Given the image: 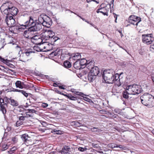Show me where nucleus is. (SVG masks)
I'll use <instances>...</instances> for the list:
<instances>
[{
  "label": "nucleus",
  "instance_id": "680f3d73",
  "mask_svg": "<svg viewBox=\"0 0 154 154\" xmlns=\"http://www.w3.org/2000/svg\"><path fill=\"white\" fill-rule=\"evenodd\" d=\"M42 107L45 108L48 106V104L47 103H44L42 104Z\"/></svg>",
  "mask_w": 154,
  "mask_h": 154
},
{
  "label": "nucleus",
  "instance_id": "393cba45",
  "mask_svg": "<svg viewBox=\"0 0 154 154\" xmlns=\"http://www.w3.org/2000/svg\"><path fill=\"white\" fill-rule=\"evenodd\" d=\"M96 77V76L90 74V73H88V75H87V78L90 82H93L95 79Z\"/></svg>",
  "mask_w": 154,
  "mask_h": 154
},
{
  "label": "nucleus",
  "instance_id": "0e129e2a",
  "mask_svg": "<svg viewBox=\"0 0 154 154\" xmlns=\"http://www.w3.org/2000/svg\"><path fill=\"white\" fill-rule=\"evenodd\" d=\"M32 87L34 88V89L36 92H38L39 91V90L38 89L36 88L35 87H34V85H32Z\"/></svg>",
  "mask_w": 154,
  "mask_h": 154
},
{
  "label": "nucleus",
  "instance_id": "aec40b11",
  "mask_svg": "<svg viewBox=\"0 0 154 154\" xmlns=\"http://www.w3.org/2000/svg\"><path fill=\"white\" fill-rule=\"evenodd\" d=\"M50 45L49 43H44L42 44L41 46V47L42 48L41 50H44L43 51H50L51 49L50 48H46L47 47H49ZM40 50H41L40 49H39Z\"/></svg>",
  "mask_w": 154,
  "mask_h": 154
},
{
  "label": "nucleus",
  "instance_id": "72a5a7b5",
  "mask_svg": "<svg viewBox=\"0 0 154 154\" xmlns=\"http://www.w3.org/2000/svg\"><path fill=\"white\" fill-rule=\"evenodd\" d=\"M45 15L42 14L40 15V16L38 18V21L39 23L41 24V25H42V23L44 21V19Z\"/></svg>",
  "mask_w": 154,
  "mask_h": 154
},
{
  "label": "nucleus",
  "instance_id": "423d86ee",
  "mask_svg": "<svg viewBox=\"0 0 154 154\" xmlns=\"http://www.w3.org/2000/svg\"><path fill=\"white\" fill-rule=\"evenodd\" d=\"M32 133V132H29L28 134H24L21 135V138L26 144L31 145L32 144L33 138V136L31 134Z\"/></svg>",
  "mask_w": 154,
  "mask_h": 154
},
{
  "label": "nucleus",
  "instance_id": "a19ab883",
  "mask_svg": "<svg viewBox=\"0 0 154 154\" xmlns=\"http://www.w3.org/2000/svg\"><path fill=\"white\" fill-rule=\"evenodd\" d=\"M110 147L112 148H113L116 147L119 148L120 149L123 148L122 146L120 145H117L114 144H112L110 145Z\"/></svg>",
  "mask_w": 154,
  "mask_h": 154
},
{
  "label": "nucleus",
  "instance_id": "c756f323",
  "mask_svg": "<svg viewBox=\"0 0 154 154\" xmlns=\"http://www.w3.org/2000/svg\"><path fill=\"white\" fill-rule=\"evenodd\" d=\"M10 100L11 102V104L14 106H18V103L17 102L13 99L10 98Z\"/></svg>",
  "mask_w": 154,
  "mask_h": 154
},
{
  "label": "nucleus",
  "instance_id": "5701e85b",
  "mask_svg": "<svg viewBox=\"0 0 154 154\" xmlns=\"http://www.w3.org/2000/svg\"><path fill=\"white\" fill-rule=\"evenodd\" d=\"M31 39L36 40L38 42L37 44H40L42 42V38H41L40 36L38 35H35L33 36L32 35Z\"/></svg>",
  "mask_w": 154,
  "mask_h": 154
},
{
  "label": "nucleus",
  "instance_id": "ddd939ff",
  "mask_svg": "<svg viewBox=\"0 0 154 154\" xmlns=\"http://www.w3.org/2000/svg\"><path fill=\"white\" fill-rule=\"evenodd\" d=\"M32 32H33V31L31 30V28L29 27L28 30L24 31L23 35L26 38L31 39L32 36L33 35Z\"/></svg>",
  "mask_w": 154,
  "mask_h": 154
},
{
  "label": "nucleus",
  "instance_id": "9b49d317",
  "mask_svg": "<svg viewBox=\"0 0 154 154\" xmlns=\"http://www.w3.org/2000/svg\"><path fill=\"white\" fill-rule=\"evenodd\" d=\"M54 33L51 30H46L42 33V36L46 40L54 36Z\"/></svg>",
  "mask_w": 154,
  "mask_h": 154
},
{
  "label": "nucleus",
  "instance_id": "20e7f679",
  "mask_svg": "<svg viewBox=\"0 0 154 154\" xmlns=\"http://www.w3.org/2000/svg\"><path fill=\"white\" fill-rule=\"evenodd\" d=\"M126 89V90H128V92L130 94H138L142 91L141 86L135 84L127 86Z\"/></svg>",
  "mask_w": 154,
  "mask_h": 154
},
{
  "label": "nucleus",
  "instance_id": "f3484780",
  "mask_svg": "<svg viewBox=\"0 0 154 154\" xmlns=\"http://www.w3.org/2000/svg\"><path fill=\"white\" fill-rule=\"evenodd\" d=\"M99 72V69L96 66L94 67L91 70H90V73L93 75L97 76L98 75Z\"/></svg>",
  "mask_w": 154,
  "mask_h": 154
},
{
  "label": "nucleus",
  "instance_id": "de8ad7c7",
  "mask_svg": "<svg viewBox=\"0 0 154 154\" xmlns=\"http://www.w3.org/2000/svg\"><path fill=\"white\" fill-rule=\"evenodd\" d=\"M11 127H10V126H8L6 128V129H5V132L4 133V136L6 134V135H7V132H6V131L8 132V131H11Z\"/></svg>",
  "mask_w": 154,
  "mask_h": 154
},
{
  "label": "nucleus",
  "instance_id": "58836bf2",
  "mask_svg": "<svg viewBox=\"0 0 154 154\" xmlns=\"http://www.w3.org/2000/svg\"><path fill=\"white\" fill-rule=\"evenodd\" d=\"M51 38V43L50 44L52 45H55L56 44L55 42L58 40V37L55 36L54 37H53Z\"/></svg>",
  "mask_w": 154,
  "mask_h": 154
},
{
  "label": "nucleus",
  "instance_id": "4d7b16f0",
  "mask_svg": "<svg viewBox=\"0 0 154 154\" xmlns=\"http://www.w3.org/2000/svg\"><path fill=\"white\" fill-rule=\"evenodd\" d=\"M21 93L22 94L26 97H27L28 96V94L27 93H26L25 91L23 90L21 91Z\"/></svg>",
  "mask_w": 154,
  "mask_h": 154
},
{
  "label": "nucleus",
  "instance_id": "603ef678",
  "mask_svg": "<svg viewBox=\"0 0 154 154\" xmlns=\"http://www.w3.org/2000/svg\"><path fill=\"white\" fill-rule=\"evenodd\" d=\"M87 149V148H86L85 147L82 148V147H79L78 148V150L79 151H80L81 152H82L86 150Z\"/></svg>",
  "mask_w": 154,
  "mask_h": 154
},
{
  "label": "nucleus",
  "instance_id": "49530a36",
  "mask_svg": "<svg viewBox=\"0 0 154 154\" xmlns=\"http://www.w3.org/2000/svg\"><path fill=\"white\" fill-rule=\"evenodd\" d=\"M24 111H28V112H30V113H36V112H37V111H35V110L34 109H25L24 110Z\"/></svg>",
  "mask_w": 154,
  "mask_h": 154
},
{
  "label": "nucleus",
  "instance_id": "c9c22d12",
  "mask_svg": "<svg viewBox=\"0 0 154 154\" xmlns=\"http://www.w3.org/2000/svg\"><path fill=\"white\" fill-rule=\"evenodd\" d=\"M67 55H69V56H70V54L69 53H67V54H64V53H62L61 55L60 58L62 60H65V58L67 57Z\"/></svg>",
  "mask_w": 154,
  "mask_h": 154
},
{
  "label": "nucleus",
  "instance_id": "a878e982",
  "mask_svg": "<svg viewBox=\"0 0 154 154\" xmlns=\"http://www.w3.org/2000/svg\"><path fill=\"white\" fill-rule=\"evenodd\" d=\"M15 85L17 87L22 89L23 88L24 83L20 81H17L16 82Z\"/></svg>",
  "mask_w": 154,
  "mask_h": 154
},
{
  "label": "nucleus",
  "instance_id": "c85d7f7f",
  "mask_svg": "<svg viewBox=\"0 0 154 154\" xmlns=\"http://www.w3.org/2000/svg\"><path fill=\"white\" fill-rule=\"evenodd\" d=\"M114 0H111L110 2V3L109 5H108L107 6L110 8V12L112 13L113 11V2Z\"/></svg>",
  "mask_w": 154,
  "mask_h": 154
},
{
  "label": "nucleus",
  "instance_id": "f03ea898",
  "mask_svg": "<svg viewBox=\"0 0 154 154\" xmlns=\"http://www.w3.org/2000/svg\"><path fill=\"white\" fill-rule=\"evenodd\" d=\"M3 13L11 16L16 15L18 12V9L14 7H10L8 4L4 3L1 7Z\"/></svg>",
  "mask_w": 154,
  "mask_h": 154
},
{
  "label": "nucleus",
  "instance_id": "2eb2a0df",
  "mask_svg": "<svg viewBox=\"0 0 154 154\" xmlns=\"http://www.w3.org/2000/svg\"><path fill=\"white\" fill-rule=\"evenodd\" d=\"M36 21V20H34L32 17L30 16L29 17V20L26 21L25 24H26L28 27H32Z\"/></svg>",
  "mask_w": 154,
  "mask_h": 154
},
{
  "label": "nucleus",
  "instance_id": "69168bd1",
  "mask_svg": "<svg viewBox=\"0 0 154 154\" xmlns=\"http://www.w3.org/2000/svg\"><path fill=\"white\" fill-rule=\"evenodd\" d=\"M64 132L63 131L58 130V134H61Z\"/></svg>",
  "mask_w": 154,
  "mask_h": 154
},
{
  "label": "nucleus",
  "instance_id": "a211bd4d",
  "mask_svg": "<svg viewBox=\"0 0 154 154\" xmlns=\"http://www.w3.org/2000/svg\"><path fill=\"white\" fill-rule=\"evenodd\" d=\"M70 148L69 146H65L62 148V149L59 152L61 154H68L69 152Z\"/></svg>",
  "mask_w": 154,
  "mask_h": 154
},
{
  "label": "nucleus",
  "instance_id": "4c0bfd02",
  "mask_svg": "<svg viewBox=\"0 0 154 154\" xmlns=\"http://www.w3.org/2000/svg\"><path fill=\"white\" fill-rule=\"evenodd\" d=\"M106 6L105 4L102 3L99 7L98 9L96 11L97 12V13H99V11L102 10V9L105 8Z\"/></svg>",
  "mask_w": 154,
  "mask_h": 154
},
{
  "label": "nucleus",
  "instance_id": "39448f33",
  "mask_svg": "<svg viewBox=\"0 0 154 154\" xmlns=\"http://www.w3.org/2000/svg\"><path fill=\"white\" fill-rule=\"evenodd\" d=\"M0 97V110L5 114L6 112V108L8 106L9 100H10V99L6 97L2 98L1 97V96Z\"/></svg>",
  "mask_w": 154,
  "mask_h": 154
},
{
  "label": "nucleus",
  "instance_id": "3c124183",
  "mask_svg": "<svg viewBox=\"0 0 154 154\" xmlns=\"http://www.w3.org/2000/svg\"><path fill=\"white\" fill-rule=\"evenodd\" d=\"M23 124V122L19 121H17L16 124V126L17 127H18L22 125Z\"/></svg>",
  "mask_w": 154,
  "mask_h": 154
},
{
  "label": "nucleus",
  "instance_id": "5fc2aeb1",
  "mask_svg": "<svg viewBox=\"0 0 154 154\" xmlns=\"http://www.w3.org/2000/svg\"><path fill=\"white\" fill-rule=\"evenodd\" d=\"M75 94H76L78 96H82V95H83V94L81 92H79L78 91H77L75 92Z\"/></svg>",
  "mask_w": 154,
  "mask_h": 154
},
{
  "label": "nucleus",
  "instance_id": "b1692460",
  "mask_svg": "<svg viewBox=\"0 0 154 154\" xmlns=\"http://www.w3.org/2000/svg\"><path fill=\"white\" fill-rule=\"evenodd\" d=\"M109 11V8L107 5L104 8L102 9L100 11H99V12L102 13L104 15H108V12Z\"/></svg>",
  "mask_w": 154,
  "mask_h": 154
},
{
  "label": "nucleus",
  "instance_id": "13d9d810",
  "mask_svg": "<svg viewBox=\"0 0 154 154\" xmlns=\"http://www.w3.org/2000/svg\"><path fill=\"white\" fill-rule=\"evenodd\" d=\"M66 87V86L65 85H58V87L60 89H66V88H65V87Z\"/></svg>",
  "mask_w": 154,
  "mask_h": 154
},
{
  "label": "nucleus",
  "instance_id": "f8f14e48",
  "mask_svg": "<svg viewBox=\"0 0 154 154\" xmlns=\"http://www.w3.org/2000/svg\"><path fill=\"white\" fill-rule=\"evenodd\" d=\"M33 32H37L39 31L42 29V26L41 24L37 22V21L35 23L32 27H30Z\"/></svg>",
  "mask_w": 154,
  "mask_h": 154
},
{
  "label": "nucleus",
  "instance_id": "bf43d9fd",
  "mask_svg": "<svg viewBox=\"0 0 154 154\" xmlns=\"http://www.w3.org/2000/svg\"><path fill=\"white\" fill-rule=\"evenodd\" d=\"M16 149V147H14L12 148L10 150V151L12 152L11 153L14 152Z\"/></svg>",
  "mask_w": 154,
  "mask_h": 154
},
{
  "label": "nucleus",
  "instance_id": "4468645a",
  "mask_svg": "<svg viewBox=\"0 0 154 154\" xmlns=\"http://www.w3.org/2000/svg\"><path fill=\"white\" fill-rule=\"evenodd\" d=\"M62 94L70 100L74 101L77 100L78 103H80L79 102H78V99H79V96H76L75 95L73 96L71 94Z\"/></svg>",
  "mask_w": 154,
  "mask_h": 154
},
{
  "label": "nucleus",
  "instance_id": "f257e3e1",
  "mask_svg": "<svg viewBox=\"0 0 154 154\" xmlns=\"http://www.w3.org/2000/svg\"><path fill=\"white\" fill-rule=\"evenodd\" d=\"M141 101L143 105L149 108L154 106V97L149 94H144L140 97Z\"/></svg>",
  "mask_w": 154,
  "mask_h": 154
},
{
  "label": "nucleus",
  "instance_id": "cd10ccee",
  "mask_svg": "<svg viewBox=\"0 0 154 154\" xmlns=\"http://www.w3.org/2000/svg\"><path fill=\"white\" fill-rule=\"evenodd\" d=\"M74 67L77 69H79L81 68V65L79 61L77 60L74 63L73 65Z\"/></svg>",
  "mask_w": 154,
  "mask_h": 154
},
{
  "label": "nucleus",
  "instance_id": "ea45409f",
  "mask_svg": "<svg viewBox=\"0 0 154 154\" xmlns=\"http://www.w3.org/2000/svg\"><path fill=\"white\" fill-rule=\"evenodd\" d=\"M90 129L91 131L96 132H100L102 131L100 129L95 127L91 128Z\"/></svg>",
  "mask_w": 154,
  "mask_h": 154
},
{
  "label": "nucleus",
  "instance_id": "dca6fc26",
  "mask_svg": "<svg viewBox=\"0 0 154 154\" xmlns=\"http://www.w3.org/2000/svg\"><path fill=\"white\" fill-rule=\"evenodd\" d=\"M32 53V51H31L30 50H28L26 51L25 52H24L22 54V55H21L20 57V59L21 60H20L22 62H25L26 60V59H24L23 58V57H28L29 56V54Z\"/></svg>",
  "mask_w": 154,
  "mask_h": 154
},
{
  "label": "nucleus",
  "instance_id": "864d4df0",
  "mask_svg": "<svg viewBox=\"0 0 154 154\" xmlns=\"http://www.w3.org/2000/svg\"><path fill=\"white\" fill-rule=\"evenodd\" d=\"M79 99H83L85 100L88 102H89L90 100L89 99L85 97H84L83 96H82V97L81 98L79 97Z\"/></svg>",
  "mask_w": 154,
  "mask_h": 154
},
{
  "label": "nucleus",
  "instance_id": "bb28decb",
  "mask_svg": "<svg viewBox=\"0 0 154 154\" xmlns=\"http://www.w3.org/2000/svg\"><path fill=\"white\" fill-rule=\"evenodd\" d=\"M88 62L89 61H87L84 58L81 59V60L79 61L81 66H83L85 65H86Z\"/></svg>",
  "mask_w": 154,
  "mask_h": 154
},
{
  "label": "nucleus",
  "instance_id": "09e8293b",
  "mask_svg": "<svg viewBox=\"0 0 154 154\" xmlns=\"http://www.w3.org/2000/svg\"><path fill=\"white\" fill-rule=\"evenodd\" d=\"M25 116L24 115H23L22 116H19V120L23 122V121L25 120Z\"/></svg>",
  "mask_w": 154,
  "mask_h": 154
},
{
  "label": "nucleus",
  "instance_id": "a18cd8bd",
  "mask_svg": "<svg viewBox=\"0 0 154 154\" xmlns=\"http://www.w3.org/2000/svg\"><path fill=\"white\" fill-rule=\"evenodd\" d=\"M0 61L6 64H7L9 62L8 60H5L4 58H2L1 56H0Z\"/></svg>",
  "mask_w": 154,
  "mask_h": 154
},
{
  "label": "nucleus",
  "instance_id": "e433bc0d",
  "mask_svg": "<svg viewBox=\"0 0 154 154\" xmlns=\"http://www.w3.org/2000/svg\"><path fill=\"white\" fill-rule=\"evenodd\" d=\"M122 94L123 97L126 99L128 98V94H130L128 92V90H126H126L123 92Z\"/></svg>",
  "mask_w": 154,
  "mask_h": 154
},
{
  "label": "nucleus",
  "instance_id": "1a4fd4ad",
  "mask_svg": "<svg viewBox=\"0 0 154 154\" xmlns=\"http://www.w3.org/2000/svg\"><path fill=\"white\" fill-rule=\"evenodd\" d=\"M143 41L147 44H150L154 40L151 34L143 35H142Z\"/></svg>",
  "mask_w": 154,
  "mask_h": 154
},
{
  "label": "nucleus",
  "instance_id": "6e6d98bb",
  "mask_svg": "<svg viewBox=\"0 0 154 154\" xmlns=\"http://www.w3.org/2000/svg\"><path fill=\"white\" fill-rule=\"evenodd\" d=\"M51 132L54 134H58V130L56 129H52L51 131Z\"/></svg>",
  "mask_w": 154,
  "mask_h": 154
},
{
  "label": "nucleus",
  "instance_id": "6e6552de",
  "mask_svg": "<svg viewBox=\"0 0 154 154\" xmlns=\"http://www.w3.org/2000/svg\"><path fill=\"white\" fill-rule=\"evenodd\" d=\"M5 21L9 27H14L16 25L15 21L13 18V16L10 15H6Z\"/></svg>",
  "mask_w": 154,
  "mask_h": 154
},
{
  "label": "nucleus",
  "instance_id": "7c9ffc66",
  "mask_svg": "<svg viewBox=\"0 0 154 154\" xmlns=\"http://www.w3.org/2000/svg\"><path fill=\"white\" fill-rule=\"evenodd\" d=\"M63 66L66 68H69L71 67V64L69 61L66 60L63 63Z\"/></svg>",
  "mask_w": 154,
  "mask_h": 154
},
{
  "label": "nucleus",
  "instance_id": "412c9836",
  "mask_svg": "<svg viewBox=\"0 0 154 154\" xmlns=\"http://www.w3.org/2000/svg\"><path fill=\"white\" fill-rule=\"evenodd\" d=\"M57 55L58 51H57L52 52L50 54L51 56L53 58L52 59L57 63H58V60L57 59L58 57Z\"/></svg>",
  "mask_w": 154,
  "mask_h": 154
},
{
  "label": "nucleus",
  "instance_id": "79ce46f5",
  "mask_svg": "<svg viewBox=\"0 0 154 154\" xmlns=\"http://www.w3.org/2000/svg\"><path fill=\"white\" fill-rule=\"evenodd\" d=\"M28 27L26 24L24 25H21L20 26H19L18 28V30L20 31L22 29H26V27Z\"/></svg>",
  "mask_w": 154,
  "mask_h": 154
},
{
  "label": "nucleus",
  "instance_id": "774afa93",
  "mask_svg": "<svg viewBox=\"0 0 154 154\" xmlns=\"http://www.w3.org/2000/svg\"><path fill=\"white\" fill-rule=\"evenodd\" d=\"M150 49L151 50H152V49H154V45H152L150 46Z\"/></svg>",
  "mask_w": 154,
  "mask_h": 154
},
{
  "label": "nucleus",
  "instance_id": "9d476101",
  "mask_svg": "<svg viewBox=\"0 0 154 154\" xmlns=\"http://www.w3.org/2000/svg\"><path fill=\"white\" fill-rule=\"evenodd\" d=\"M44 19L42 23V25L47 28H49L52 24L51 19L46 15H45Z\"/></svg>",
  "mask_w": 154,
  "mask_h": 154
},
{
  "label": "nucleus",
  "instance_id": "c03bdc74",
  "mask_svg": "<svg viewBox=\"0 0 154 154\" xmlns=\"http://www.w3.org/2000/svg\"><path fill=\"white\" fill-rule=\"evenodd\" d=\"M114 111L116 113L122 115L123 113L121 112V110L120 109L116 108L115 109Z\"/></svg>",
  "mask_w": 154,
  "mask_h": 154
},
{
  "label": "nucleus",
  "instance_id": "473e14b6",
  "mask_svg": "<svg viewBox=\"0 0 154 154\" xmlns=\"http://www.w3.org/2000/svg\"><path fill=\"white\" fill-rule=\"evenodd\" d=\"M106 36L108 38L109 40V46L110 47H112V46L115 45H116V44L115 42L112 40L111 39V38H110L109 37H108L107 35H106Z\"/></svg>",
  "mask_w": 154,
  "mask_h": 154
},
{
  "label": "nucleus",
  "instance_id": "7ed1b4c3",
  "mask_svg": "<svg viewBox=\"0 0 154 154\" xmlns=\"http://www.w3.org/2000/svg\"><path fill=\"white\" fill-rule=\"evenodd\" d=\"M115 72L112 69L104 70L103 73V77L105 82L108 83H113L115 82Z\"/></svg>",
  "mask_w": 154,
  "mask_h": 154
},
{
  "label": "nucleus",
  "instance_id": "4be33fe9",
  "mask_svg": "<svg viewBox=\"0 0 154 154\" xmlns=\"http://www.w3.org/2000/svg\"><path fill=\"white\" fill-rule=\"evenodd\" d=\"M86 66V68L87 69H88L89 71H90V70H91L94 67L93 62L91 61H89V62H88V63L87 64Z\"/></svg>",
  "mask_w": 154,
  "mask_h": 154
},
{
  "label": "nucleus",
  "instance_id": "6ab92c4d",
  "mask_svg": "<svg viewBox=\"0 0 154 154\" xmlns=\"http://www.w3.org/2000/svg\"><path fill=\"white\" fill-rule=\"evenodd\" d=\"M71 58L75 60H79L81 58V55L79 53L72 54L70 55Z\"/></svg>",
  "mask_w": 154,
  "mask_h": 154
},
{
  "label": "nucleus",
  "instance_id": "2f4dec72",
  "mask_svg": "<svg viewBox=\"0 0 154 154\" xmlns=\"http://www.w3.org/2000/svg\"><path fill=\"white\" fill-rule=\"evenodd\" d=\"M2 148L1 149L2 151H3L7 149L9 147V146L6 143H2L1 144Z\"/></svg>",
  "mask_w": 154,
  "mask_h": 154
},
{
  "label": "nucleus",
  "instance_id": "f704fd0d",
  "mask_svg": "<svg viewBox=\"0 0 154 154\" xmlns=\"http://www.w3.org/2000/svg\"><path fill=\"white\" fill-rule=\"evenodd\" d=\"M114 76L115 82L117 81V80L119 79V84H118V85L119 86L120 85L122 84V83H121L120 79H119V76L118 74H116L115 75H114Z\"/></svg>",
  "mask_w": 154,
  "mask_h": 154
},
{
  "label": "nucleus",
  "instance_id": "0eeeda50",
  "mask_svg": "<svg viewBox=\"0 0 154 154\" xmlns=\"http://www.w3.org/2000/svg\"><path fill=\"white\" fill-rule=\"evenodd\" d=\"M141 21V19L134 15H131L128 20V23L137 26L138 23Z\"/></svg>",
  "mask_w": 154,
  "mask_h": 154
},
{
  "label": "nucleus",
  "instance_id": "052dcab7",
  "mask_svg": "<svg viewBox=\"0 0 154 154\" xmlns=\"http://www.w3.org/2000/svg\"><path fill=\"white\" fill-rule=\"evenodd\" d=\"M113 14L114 15V18H115V21L116 23H117L116 20H117V15L114 13H113Z\"/></svg>",
  "mask_w": 154,
  "mask_h": 154
},
{
  "label": "nucleus",
  "instance_id": "338daca9",
  "mask_svg": "<svg viewBox=\"0 0 154 154\" xmlns=\"http://www.w3.org/2000/svg\"><path fill=\"white\" fill-rule=\"evenodd\" d=\"M71 91L74 93H75V92L76 91L75 89H71Z\"/></svg>",
  "mask_w": 154,
  "mask_h": 154
},
{
  "label": "nucleus",
  "instance_id": "8fccbe9b",
  "mask_svg": "<svg viewBox=\"0 0 154 154\" xmlns=\"http://www.w3.org/2000/svg\"><path fill=\"white\" fill-rule=\"evenodd\" d=\"M89 71L87 70V69L86 68H85L83 70V73L84 75H86V74L88 75V73H89Z\"/></svg>",
  "mask_w": 154,
  "mask_h": 154
},
{
  "label": "nucleus",
  "instance_id": "37998d69",
  "mask_svg": "<svg viewBox=\"0 0 154 154\" xmlns=\"http://www.w3.org/2000/svg\"><path fill=\"white\" fill-rule=\"evenodd\" d=\"M25 111L23 112V113H21L20 114L22 115H24L26 118L31 117L30 115L28 114V113L29 112H27V111Z\"/></svg>",
  "mask_w": 154,
  "mask_h": 154
},
{
  "label": "nucleus",
  "instance_id": "e2e57ef3",
  "mask_svg": "<svg viewBox=\"0 0 154 154\" xmlns=\"http://www.w3.org/2000/svg\"><path fill=\"white\" fill-rule=\"evenodd\" d=\"M12 140L15 142H16L17 141V138L15 137H13L12 138Z\"/></svg>",
  "mask_w": 154,
  "mask_h": 154
}]
</instances>
